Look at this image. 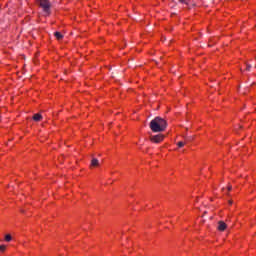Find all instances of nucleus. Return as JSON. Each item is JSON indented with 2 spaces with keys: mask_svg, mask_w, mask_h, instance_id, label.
<instances>
[{
  "mask_svg": "<svg viewBox=\"0 0 256 256\" xmlns=\"http://www.w3.org/2000/svg\"><path fill=\"white\" fill-rule=\"evenodd\" d=\"M150 129L153 133H163L167 129V120L156 117L150 122Z\"/></svg>",
  "mask_w": 256,
  "mask_h": 256,
  "instance_id": "obj_1",
  "label": "nucleus"
},
{
  "mask_svg": "<svg viewBox=\"0 0 256 256\" xmlns=\"http://www.w3.org/2000/svg\"><path fill=\"white\" fill-rule=\"evenodd\" d=\"M39 2V6L43 9L45 17L51 15V2L49 0H36Z\"/></svg>",
  "mask_w": 256,
  "mask_h": 256,
  "instance_id": "obj_2",
  "label": "nucleus"
},
{
  "mask_svg": "<svg viewBox=\"0 0 256 256\" xmlns=\"http://www.w3.org/2000/svg\"><path fill=\"white\" fill-rule=\"evenodd\" d=\"M149 140L151 143H163L165 141L164 134L150 135Z\"/></svg>",
  "mask_w": 256,
  "mask_h": 256,
  "instance_id": "obj_3",
  "label": "nucleus"
},
{
  "mask_svg": "<svg viewBox=\"0 0 256 256\" xmlns=\"http://www.w3.org/2000/svg\"><path fill=\"white\" fill-rule=\"evenodd\" d=\"M99 160L97 158H93L91 160L90 169H95V167H100Z\"/></svg>",
  "mask_w": 256,
  "mask_h": 256,
  "instance_id": "obj_4",
  "label": "nucleus"
},
{
  "mask_svg": "<svg viewBox=\"0 0 256 256\" xmlns=\"http://www.w3.org/2000/svg\"><path fill=\"white\" fill-rule=\"evenodd\" d=\"M227 229V224L223 221L218 222V231H225Z\"/></svg>",
  "mask_w": 256,
  "mask_h": 256,
  "instance_id": "obj_5",
  "label": "nucleus"
},
{
  "mask_svg": "<svg viewBox=\"0 0 256 256\" xmlns=\"http://www.w3.org/2000/svg\"><path fill=\"white\" fill-rule=\"evenodd\" d=\"M4 241L5 243H11V241H13V236L11 234H5Z\"/></svg>",
  "mask_w": 256,
  "mask_h": 256,
  "instance_id": "obj_6",
  "label": "nucleus"
},
{
  "mask_svg": "<svg viewBox=\"0 0 256 256\" xmlns=\"http://www.w3.org/2000/svg\"><path fill=\"white\" fill-rule=\"evenodd\" d=\"M32 119H33V121H42L43 116L39 113H36L33 115Z\"/></svg>",
  "mask_w": 256,
  "mask_h": 256,
  "instance_id": "obj_7",
  "label": "nucleus"
},
{
  "mask_svg": "<svg viewBox=\"0 0 256 256\" xmlns=\"http://www.w3.org/2000/svg\"><path fill=\"white\" fill-rule=\"evenodd\" d=\"M54 37H56L58 41H61V39H63V34H61V32H55Z\"/></svg>",
  "mask_w": 256,
  "mask_h": 256,
  "instance_id": "obj_8",
  "label": "nucleus"
},
{
  "mask_svg": "<svg viewBox=\"0 0 256 256\" xmlns=\"http://www.w3.org/2000/svg\"><path fill=\"white\" fill-rule=\"evenodd\" d=\"M5 251H7V245L1 244L0 245V253H5Z\"/></svg>",
  "mask_w": 256,
  "mask_h": 256,
  "instance_id": "obj_9",
  "label": "nucleus"
},
{
  "mask_svg": "<svg viewBox=\"0 0 256 256\" xmlns=\"http://www.w3.org/2000/svg\"><path fill=\"white\" fill-rule=\"evenodd\" d=\"M177 145L179 148L185 147V142H178Z\"/></svg>",
  "mask_w": 256,
  "mask_h": 256,
  "instance_id": "obj_10",
  "label": "nucleus"
},
{
  "mask_svg": "<svg viewBox=\"0 0 256 256\" xmlns=\"http://www.w3.org/2000/svg\"><path fill=\"white\" fill-rule=\"evenodd\" d=\"M251 69V65L247 64L246 71H249Z\"/></svg>",
  "mask_w": 256,
  "mask_h": 256,
  "instance_id": "obj_11",
  "label": "nucleus"
},
{
  "mask_svg": "<svg viewBox=\"0 0 256 256\" xmlns=\"http://www.w3.org/2000/svg\"><path fill=\"white\" fill-rule=\"evenodd\" d=\"M227 189H228V191H231V189H233V187L232 186H228Z\"/></svg>",
  "mask_w": 256,
  "mask_h": 256,
  "instance_id": "obj_12",
  "label": "nucleus"
},
{
  "mask_svg": "<svg viewBox=\"0 0 256 256\" xmlns=\"http://www.w3.org/2000/svg\"><path fill=\"white\" fill-rule=\"evenodd\" d=\"M229 205H233V200L228 201Z\"/></svg>",
  "mask_w": 256,
  "mask_h": 256,
  "instance_id": "obj_13",
  "label": "nucleus"
},
{
  "mask_svg": "<svg viewBox=\"0 0 256 256\" xmlns=\"http://www.w3.org/2000/svg\"><path fill=\"white\" fill-rule=\"evenodd\" d=\"M179 1H180V3H184L185 0H179Z\"/></svg>",
  "mask_w": 256,
  "mask_h": 256,
  "instance_id": "obj_14",
  "label": "nucleus"
}]
</instances>
